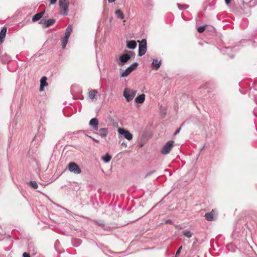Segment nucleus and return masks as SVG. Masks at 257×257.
I'll use <instances>...</instances> for the list:
<instances>
[{"instance_id":"obj_1","label":"nucleus","mask_w":257,"mask_h":257,"mask_svg":"<svg viewBox=\"0 0 257 257\" xmlns=\"http://www.w3.org/2000/svg\"><path fill=\"white\" fill-rule=\"evenodd\" d=\"M72 32V27L71 25H69L65 30L64 37L62 39V48L63 49L66 48L69 38Z\"/></svg>"},{"instance_id":"obj_2","label":"nucleus","mask_w":257,"mask_h":257,"mask_svg":"<svg viewBox=\"0 0 257 257\" xmlns=\"http://www.w3.org/2000/svg\"><path fill=\"white\" fill-rule=\"evenodd\" d=\"M136 94V91L126 88L123 92V96L127 102H130L133 99Z\"/></svg>"},{"instance_id":"obj_3","label":"nucleus","mask_w":257,"mask_h":257,"mask_svg":"<svg viewBox=\"0 0 257 257\" xmlns=\"http://www.w3.org/2000/svg\"><path fill=\"white\" fill-rule=\"evenodd\" d=\"M59 5L60 8L63 10L62 15L67 16L68 14V7L69 2L68 0H59Z\"/></svg>"},{"instance_id":"obj_4","label":"nucleus","mask_w":257,"mask_h":257,"mask_svg":"<svg viewBox=\"0 0 257 257\" xmlns=\"http://www.w3.org/2000/svg\"><path fill=\"white\" fill-rule=\"evenodd\" d=\"M1 241H2L3 245H7V247H4V249L6 251H9L11 249L13 243V241L9 235H6V237H1Z\"/></svg>"},{"instance_id":"obj_5","label":"nucleus","mask_w":257,"mask_h":257,"mask_svg":"<svg viewBox=\"0 0 257 257\" xmlns=\"http://www.w3.org/2000/svg\"><path fill=\"white\" fill-rule=\"evenodd\" d=\"M131 58V56L129 54H124L120 56L119 59L116 60L117 64L122 66L124 65Z\"/></svg>"},{"instance_id":"obj_6","label":"nucleus","mask_w":257,"mask_h":257,"mask_svg":"<svg viewBox=\"0 0 257 257\" xmlns=\"http://www.w3.org/2000/svg\"><path fill=\"white\" fill-rule=\"evenodd\" d=\"M174 142L173 141H168L161 149V153L162 154L166 155L170 153L171 150L174 146Z\"/></svg>"},{"instance_id":"obj_7","label":"nucleus","mask_w":257,"mask_h":257,"mask_svg":"<svg viewBox=\"0 0 257 257\" xmlns=\"http://www.w3.org/2000/svg\"><path fill=\"white\" fill-rule=\"evenodd\" d=\"M147 51V41L146 39H143L139 45V56H142L145 54Z\"/></svg>"},{"instance_id":"obj_8","label":"nucleus","mask_w":257,"mask_h":257,"mask_svg":"<svg viewBox=\"0 0 257 257\" xmlns=\"http://www.w3.org/2000/svg\"><path fill=\"white\" fill-rule=\"evenodd\" d=\"M68 167L70 172H73L75 174H79L81 173V169L79 166L74 162L69 163Z\"/></svg>"},{"instance_id":"obj_9","label":"nucleus","mask_w":257,"mask_h":257,"mask_svg":"<svg viewBox=\"0 0 257 257\" xmlns=\"http://www.w3.org/2000/svg\"><path fill=\"white\" fill-rule=\"evenodd\" d=\"M138 66L137 62L133 63L131 66L128 67L124 71H123L120 75L122 77L128 76L133 70L136 69Z\"/></svg>"},{"instance_id":"obj_10","label":"nucleus","mask_w":257,"mask_h":257,"mask_svg":"<svg viewBox=\"0 0 257 257\" xmlns=\"http://www.w3.org/2000/svg\"><path fill=\"white\" fill-rule=\"evenodd\" d=\"M119 134L123 135V137L127 140L131 141L133 139V135L128 131L122 128H119L118 129Z\"/></svg>"},{"instance_id":"obj_11","label":"nucleus","mask_w":257,"mask_h":257,"mask_svg":"<svg viewBox=\"0 0 257 257\" xmlns=\"http://www.w3.org/2000/svg\"><path fill=\"white\" fill-rule=\"evenodd\" d=\"M47 78L46 76H43L40 80V91H43L44 90V88L45 86L48 85V83L47 82Z\"/></svg>"},{"instance_id":"obj_12","label":"nucleus","mask_w":257,"mask_h":257,"mask_svg":"<svg viewBox=\"0 0 257 257\" xmlns=\"http://www.w3.org/2000/svg\"><path fill=\"white\" fill-rule=\"evenodd\" d=\"M97 131H98V133L97 134L101 137L105 138L108 134V129L106 127L100 128Z\"/></svg>"},{"instance_id":"obj_13","label":"nucleus","mask_w":257,"mask_h":257,"mask_svg":"<svg viewBox=\"0 0 257 257\" xmlns=\"http://www.w3.org/2000/svg\"><path fill=\"white\" fill-rule=\"evenodd\" d=\"M98 121L96 118H92L89 121V125L93 127L95 130H98Z\"/></svg>"},{"instance_id":"obj_14","label":"nucleus","mask_w":257,"mask_h":257,"mask_svg":"<svg viewBox=\"0 0 257 257\" xmlns=\"http://www.w3.org/2000/svg\"><path fill=\"white\" fill-rule=\"evenodd\" d=\"M45 13V11H43L39 13H37L32 18V22H35L38 20H39L41 18H42Z\"/></svg>"},{"instance_id":"obj_15","label":"nucleus","mask_w":257,"mask_h":257,"mask_svg":"<svg viewBox=\"0 0 257 257\" xmlns=\"http://www.w3.org/2000/svg\"><path fill=\"white\" fill-rule=\"evenodd\" d=\"M145 100V95L142 94L135 98V101L137 103H142Z\"/></svg>"},{"instance_id":"obj_16","label":"nucleus","mask_w":257,"mask_h":257,"mask_svg":"<svg viewBox=\"0 0 257 257\" xmlns=\"http://www.w3.org/2000/svg\"><path fill=\"white\" fill-rule=\"evenodd\" d=\"M214 210H212L210 212L207 213L205 214V219L207 221H212L213 220V216H214Z\"/></svg>"},{"instance_id":"obj_17","label":"nucleus","mask_w":257,"mask_h":257,"mask_svg":"<svg viewBox=\"0 0 257 257\" xmlns=\"http://www.w3.org/2000/svg\"><path fill=\"white\" fill-rule=\"evenodd\" d=\"M137 47V43L134 40L127 41V47L130 49H135Z\"/></svg>"},{"instance_id":"obj_18","label":"nucleus","mask_w":257,"mask_h":257,"mask_svg":"<svg viewBox=\"0 0 257 257\" xmlns=\"http://www.w3.org/2000/svg\"><path fill=\"white\" fill-rule=\"evenodd\" d=\"M11 61V57L6 54L3 55L2 57H1V62L4 64L8 63Z\"/></svg>"},{"instance_id":"obj_19","label":"nucleus","mask_w":257,"mask_h":257,"mask_svg":"<svg viewBox=\"0 0 257 257\" xmlns=\"http://www.w3.org/2000/svg\"><path fill=\"white\" fill-rule=\"evenodd\" d=\"M55 22V20L53 19H50L47 20H45L43 23L45 27H49L50 26L53 25Z\"/></svg>"},{"instance_id":"obj_20","label":"nucleus","mask_w":257,"mask_h":257,"mask_svg":"<svg viewBox=\"0 0 257 257\" xmlns=\"http://www.w3.org/2000/svg\"><path fill=\"white\" fill-rule=\"evenodd\" d=\"M161 64V61H159L157 59H154L152 63L153 67L156 70H157L160 67Z\"/></svg>"},{"instance_id":"obj_21","label":"nucleus","mask_w":257,"mask_h":257,"mask_svg":"<svg viewBox=\"0 0 257 257\" xmlns=\"http://www.w3.org/2000/svg\"><path fill=\"white\" fill-rule=\"evenodd\" d=\"M81 240L78 238H73L72 239V245L75 247H78L81 244Z\"/></svg>"},{"instance_id":"obj_22","label":"nucleus","mask_w":257,"mask_h":257,"mask_svg":"<svg viewBox=\"0 0 257 257\" xmlns=\"http://www.w3.org/2000/svg\"><path fill=\"white\" fill-rule=\"evenodd\" d=\"M115 14L117 18L119 19L123 20L124 18V14L120 10H117L115 11Z\"/></svg>"},{"instance_id":"obj_23","label":"nucleus","mask_w":257,"mask_h":257,"mask_svg":"<svg viewBox=\"0 0 257 257\" xmlns=\"http://www.w3.org/2000/svg\"><path fill=\"white\" fill-rule=\"evenodd\" d=\"M97 94V91L95 89L92 90L89 92V97L93 100L95 98L96 95Z\"/></svg>"},{"instance_id":"obj_24","label":"nucleus","mask_w":257,"mask_h":257,"mask_svg":"<svg viewBox=\"0 0 257 257\" xmlns=\"http://www.w3.org/2000/svg\"><path fill=\"white\" fill-rule=\"evenodd\" d=\"M182 233L185 236L188 238H190L193 235V233L188 229H185L183 230Z\"/></svg>"},{"instance_id":"obj_25","label":"nucleus","mask_w":257,"mask_h":257,"mask_svg":"<svg viewBox=\"0 0 257 257\" xmlns=\"http://www.w3.org/2000/svg\"><path fill=\"white\" fill-rule=\"evenodd\" d=\"M111 159V156L109 155L108 154H106L105 156L102 157V160L105 163L109 162Z\"/></svg>"},{"instance_id":"obj_26","label":"nucleus","mask_w":257,"mask_h":257,"mask_svg":"<svg viewBox=\"0 0 257 257\" xmlns=\"http://www.w3.org/2000/svg\"><path fill=\"white\" fill-rule=\"evenodd\" d=\"M28 184L33 188L37 189L38 187V185L36 182L34 181H31L28 183Z\"/></svg>"},{"instance_id":"obj_27","label":"nucleus","mask_w":257,"mask_h":257,"mask_svg":"<svg viewBox=\"0 0 257 257\" xmlns=\"http://www.w3.org/2000/svg\"><path fill=\"white\" fill-rule=\"evenodd\" d=\"M177 6L179 8V9L180 10H186L188 8V5H180L179 4H177Z\"/></svg>"},{"instance_id":"obj_28","label":"nucleus","mask_w":257,"mask_h":257,"mask_svg":"<svg viewBox=\"0 0 257 257\" xmlns=\"http://www.w3.org/2000/svg\"><path fill=\"white\" fill-rule=\"evenodd\" d=\"M252 90L257 91V80L252 83V87H251L250 90V92H251Z\"/></svg>"},{"instance_id":"obj_29","label":"nucleus","mask_w":257,"mask_h":257,"mask_svg":"<svg viewBox=\"0 0 257 257\" xmlns=\"http://www.w3.org/2000/svg\"><path fill=\"white\" fill-rule=\"evenodd\" d=\"M43 138H44V136L43 135H41L39 134H37L35 136V137L34 138V140H39L40 141H41Z\"/></svg>"},{"instance_id":"obj_30","label":"nucleus","mask_w":257,"mask_h":257,"mask_svg":"<svg viewBox=\"0 0 257 257\" xmlns=\"http://www.w3.org/2000/svg\"><path fill=\"white\" fill-rule=\"evenodd\" d=\"M205 30V26H202L200 27H199L198 28V31L199 33H203Z\"/></svg>"},{"instance_id":"obj_31","label":"nucleus","mask_w":257,"mask_h":257,"mask_svg":"<svg viewBox=\"0 0 257 257\" xmlns=\"http://www.w3.org/2000/svg\"><path fill=\"white\" fill-rule=\"evenodd\" d=\"M7 31V28L6 27H4L1 29V35H5L6 34Z\"/></svg>"},{"instance_id":"obj_32","label":"nucleus","mask_w":257,"mask_h":257,"mask_svg":"<svg viewBox=\"0 0 257 257\" xmlns=\"http://www.w3.org/2000/svg\"><path fill=\"white\" fill-rule=\"evenodd\" d=\"M154 172H155V171H151L148 172L146 174V175L145 176V178H147V177L152 175Z\"/></svg>"},{"instance_id":"obj_33","label":"nucleus","mask_w":257,"mask_h":257,"mask_svg":"<svg viewBox=\"0 0 257 257\" xmlns=\"http://www.w3.org/2000/svg\"><path fill=\"white\" fill-rule=\"evenodd\" d=\"M182 248V246H180V247H179V248L177 249V252H176V256H178V255H179L180 252V251H181V250Z\"/></svg>"},{"instance_id":"obj_34","label":"nucleus","mask_w":257,"mask_h":257,"mask_svg":"<svg viewBox=\"0 0 257 257\" xmlns=\"http://www.w3.org/2000/svg\"><path fill=\"white\" fill-rule=\"evenodd\" d=\"M127 54H129L131 56V57H134L135 55V53L133 51H128Z\"/></svg>"},{"instance_id":"obj_35","label":"nucleus","mask_w":257,"mask_h":257,"mask_svg":"<svg viewBox=\"0 0 257 257\" xmlns=\"http://www.w3.org/2000/svg\"><path fill=\"white\" fill-rule=\"evenodd\" d=\"M180 130H181V127H179V128H178L176 131L174 133V136H176L179 133V132H180Z\"/></svg>"},{"instance_id":"obj_36","label":"nucleus","mask_w":257,"mask_h":257,"mask_svg":"<svg viewBox=\"0 0 257 257\" xmlns=\"http://www.w3.org/2000/svg\"><path fill=\"white\" fill-rule=\"evenodd\" d=\"M23 257H30L29 253L27 252H24L23 254Z\"/></svg>"},{"instance_id":"obj_37","label":"nucleus","mask_w":257,"mask_h":257,"mask_svg":"<svg viewBox=\"0 0 257 257\" xmlns=\"http://www.w3.org/2000/svg\"><path fill=\"white\" fill-rule=\"evenodd\" d=\"M253 114L255 116L257 117V107L254 109Z\"/></svg>"},{"instance_id":"obj_38","label":"nucleus","mask_w":257,"mask_h":257,"mask_svg":"<svg viewBox=\"0 0 257 257\" xmlns=\"http://www.w3.org/2000/svg\"><path fill=\"white\" fill-rule=\"evenodd\" d=\"M5 37V35H1V44L4 42Z\"/></svg>"},{"instance_id":"obj_39","label":"nucleus","mask_w":257,"mask_h":257,"mask_svg":"<svg viewBox=\"0 0 257 257\" xmlns=\"http://www.w3.org/2000/svg\"><path fill=\"white\" fill-rule=\"evenodd\" d=\"M56 2H57V0H50V4L54 5L56 3Z\"/></svg>"},{"instance_id":"obj_40","label":"nucleus","mask_w":257,"mask_h":257,"mask_svg":"<svg viewBox=\"0 0 257 257\" xmlns=\"http://www.w3.org/2000/svg\"><path fill=\"white\" fill-rule=\"evenodd\" d=\"M90 138H91L94 142L95 143H99V141L96 140V139H95L94 138H92V137H90Z\"/></svg>"},{"instance_id":"obj_41","label":"nucleus","mask_w":257,"mask_h":257,"mask_svg":"<svg viewBox=\"0 0 257 257\" xmlns=\"http://www.w3.org/2000/svg\"><path fill=\"white\" fill-rule=\"evenodd\" d=\"M254 101L257 103V94H254Z\"/></svg>"},{"instance_id":"obj_42","label":"nucleus","mask_w":257,"mask_h":257,"mask_svg":"<svg viewBox=\"0 0 257 257\" xmlns=\"http://www.w3.org/2000/svg\"><path fill=\"white\" fill-rule=\"evenodd\" d=\"M116 0H108L109 3H114Z\"/></svg>"},{"instance_id":"obj_43","label":"nucleus","mask_w":257,"mask_h":257,"mask_svg":"<svg viewBox=\"0 0 257 257\" xmlns=\"http://www.w3.org/2000/svg\"><path fill=\"white\" fill-rule=\"evenodd\" d=\"M226 4H229L231 1V0H225Z\"/></svg>"},{"instance_id":"obj_44","label":"nucleus","mask_w":257,"mask_h":257,"mask_svg":"<svg viewBox=\"0 0 257 257\" xmlns=\"http://www.w3.org/2000/svg\"><path fill=\"white\" fill-rule=\"evenodd\" d=\"M185 122H183V123L182 124V125H181V126H180V127L181 128V127H182V126L185 124Z\"/></svg>"},{"instance_id":"obj_45","label":"nucleus","mask_w":257,"mask_h":257,"mask_svg":"<svg viewBox=\"0 0 257 257\" xmlns=\"http://www.w3.org/2000/svg\"><path fill=\"white\" fill-rule=\"evenodd\" d=\"M166 222H167V223L171 222V220H167V221H166Z\"/></svg>"},{"instance_id":"obj_46","label":"nucleus","mask_w":257,"mask_h":257,"mask_svg":"<svg viewBox=\"0 0 257 257\" xmlns=\"http://www.w3.org/2000/svg\"><path fill=\"white\" fill-rule=\"evenodd\" d=\"M33 254L34 255L35 254H36V252H35L34 250H33Z\"/></svg>"},{"instance_id":"obj_47","label":"nucleus","mask_w":257,"mask_h":257,"mask_svg":"<svg viewBox=\"0 0 257 257\" xmlns=\"http://www.w3.org/2000/svg\"><path fill=\"white\" fill-rule=\"evenodd\" d=\"M233 56H230V58H233Z\"/></svg>"},{"instance_id":"obj_48","label":"nucleus","mask_w":257,"mask_h":257,"mask_svg":"<svg viewBox=\"0 0 257 257\" xmlns=\"http://www.w3.org/2000/svg\"><path fill=\"white\" fill-rule=\"evenodd\" d=\"M197 257H199V256H197Z\"/></svg>"}]
</instances>
